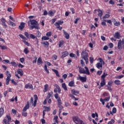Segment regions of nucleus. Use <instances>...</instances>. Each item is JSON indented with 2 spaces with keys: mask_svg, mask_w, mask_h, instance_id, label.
I'll list each match as a JSON object with an SVG mask.
<instances>
[{
  "mask_svg": "<svg viewBox=\"0 0 124 124\" xmlns=\"http://www.w3.org/2000/svg\"><path fill=\"white\" fill-rule=\"evenodd\" d=\"M70 10L71 11L72 14H75V9L73 8H70Z\"/></svg>",
  "mask_w": 124,
  "mask_h": 124,
  "instance_id": "55",
  "label": "nucleus"
},
{
  "mask_svg": "<svg viewBox=\"0 0 124 124\" xmlns=\"http://www.w3.org/2000/svg\"><path fill=\"white\" fill-rule=\"evenodd\" d=\"M69 55V53L67 51H64L62 52V55L61 56V59H64L66 57H67Z\"/></svg>",
  "mask_w": 124,
  "mask_h": 124,
  "instance_id": "14",
  "label": "nucleus"
},
{
  "mask_svg": "<svg viewBox=\"0 0 124 124\" xmlns=\"http://www.w3.org/2000/svg\"><path fill=\"white\" fill-rule=\"evenodd\" d=\"M100 85L101 87H103L106 85V81L105 79H101Z\"/></svg>",
  "mask_w": 124,
  "mask_h": 124,
  "instance_id": "25",
  "label": "nucleus"
},
{
  "mask_svg": "<svg viewBox=\"0 0 124 124\" xmlns=\"http://www.w3.org/2000/svg\"><path fill=\"white\" fill-rule=\"evenodd\" d=\"M3 114H4V109L3 108H0V118H1L2 116H3Z\"/></svg>",
  "mask_w": 124,
  "mask_h": 124,
  "instance_id": "22",
  "label": "nucleus"
},
{
  "mask_svg": "<svg viewBox=\"0 0 124 124\" xmlns=\"http://www.w3.org/2000/svg\"><path fill=\"white\" fill-rule=\"evenodd\" d=\"M25 23L24 22H21L20 26L18 27L19 30L20 31H23V29L25 28Z\"/></svg>",
  "mask_w": 124,
  "mask_h": 124,
  "instance_id": "17",
  "label": "nucleus"
},
{
  "mask_svg": "<svg viewBox=\"0 0 124 124\" xmlns=\"http://www.w3.org/2000/svg\"><path fill=\"white\" fill-rule=\"evenodd\" d=\"M42 63H43V61H42L41 58L39 57L37 60V64L40 65Z\"/></svg>",
  "mask_w": 124,
  "mask_h": 124,
  "instance_id": "24",
  "label": "nucleus"
},
{
  "mask_svg": "<svg viewBox=\"0 0 124 124\" xmlns=\"http://www.w3.org/2000/svg\"><path fill=\"white\" fill-rule=\"evenodd\" d=\"M62 88H63L64 91H67V87H66V84L65 83H62Z\"/></svg>",
  "mask_w": 124,
  "mask_h": 124,
  "instance_id": "36",
  "label": "nucleus"
},
{
  "mask_svg": "<svg viewBox=\"0 0 124 124\" xmlns=\"http://www.w3.org/2000/svg\"><path fill=\"white\" fill-rule=\"evenodd\" d=\"M34 101L33 103V107H35L36 106V103H37V100H38V97L37 95H34Z\"/></svg>",
  "mask_w": 124,
  "mask_h": 124,
  "instance_id": "12",
  "label": "nucleus"
},
{
  "mask_svg": "<svg viewBox=\"0 0 124 124\" xmlns=\"http://www.w3.org/2000/svg\"><path fill=\"white\" fill-rule=\"evenodd\" d=\"M81 56L82 59H83V60H84V61H85L86 64H88V63H89V58H88V52H87V50H82L81 53Z\"/></svg>",
  "mask_w": 124,
  "mask_h": 124,
  "instance_id": "2",
  "label": "nucleus"
},
{
  "mask_svg": "<svg viewBox=\"0 0 124 124\" xmlns=\"http://www.w3.org/2000/svg\"><path fill=\"white\" fill-rule=\"evenodd\" d=\"M57 105L59 104H62V100L61 99V97H59L58 99H57Z\"/></svg>",
  "mask_w": 124,
  "mask_h": 124,
  "instance_id": "39",
  "label": "nucleus"
},
{
  "mask_svg": "<svg viewBox=\"0 0 124 124\" xmlns=\"http://www.w3.org/2000/svg\"><path fill=\"white\" fill-rule=\"evenodd\" d=\"M51 35H52V32H51V31L47 32L46 33V36L47 37H50V36H51Z\"/></svg>",
  "mask_w": 124,
  "mask_h": 124,
  "instance_id": "47",
  "label": "nucleus"
},
{
  "mask_svg": "<svg viewBox=\"0 0 124 124\" xmlns=\"http://www.w3.org/2000/svg\"><path fill=\"white\" fill-rule=\"evenodd\" d=\"M77 80H80L82 83H85V82H87V76L81 77L80 75H78V78H77Z\"/></svg>",
  "mask_w": 124,
  "mask_h": 124,
  "instance_id": "6",
  "label": "nucleus"
},
{
  "mask_svg": "<svg viewBox=\"0 0 124 124\" xmlns=\"http://www.w3.org/2000/svg\"><path fill=\"white\" fill-rule=\"evenodd\" d=\"M124 77V75H120V76H118L115 77V79H122V78H123Z\"/></svg>",
  "mask_w": 124,
  "mask_h": 124,
  "instance_id": "48",
  "label": "nucleus"
},
{
  "mask_svg": "<svg viewBox=\"0 0 124 124\" xmlns=\"http://www.w3.org/2000/svg\"><path fill=\"white\" fill-rule=\"evenodd\" d=\"M114 123H115V120H114V119H111V121H110L108 122V124H113Z\"/></svg>",
  "mask_w": 124,
  "mask_h": 124,
  "instance_id": "51",
  "label": "nucleus"
},
{
  "mask_svg": "<svg viewBox=\"0 0 124 124\" xmlns=\"http://www.w3.org/2000/svg\"><path fill=\"white\" fill-rule=\"evenodd\" d=\"M114 84L117 86H119V85H121V81L119 79H116L114 81Z\"/></svg>",
  "mask_w": 124,
  "mask_h": 124,
  "instance_id": "34",
  "label": "nucleus"
},
{
  "mask_svg": "<svg viewBox=\"0 0 124 124\" xmlns=\"http://www.w3.org/2000/svg\"><path fill=\"white\" fill-rule=\"evenodd\" d=\"M24 53L26 54V55H27V54H29L30 53V51L29 50V47H26L24 51Z\"/></svg>",
  "mask_w": 124,
  "mask_h": 124,
  "instance_id": "35",
  "label": "nucleus"
},
{
  "mask_svg": "<svg viewBox=\"0 0 124 124\" xmlns=\"http://www.w3.org/2000/svg\"><path fill=\"white\" fill-rule=\"evenodd\" d=\"M58 116H54V123L59 124V121H58Z\"/></svg>",
  "mask_w": 124,
  "mask_h": 124,
  "instance_id": "37",
  "label": "nucleus"
},
{
  "mask_svg": "<svg viewBox=\"0 0 124 124\" xmlns=\"http://www.w3.org/2000/svg\"><path fill=\"white\" fill-rule=\"evenodd\" d=\"M0 21H1V25H2L3 28H5V29H6V28H7V24H6V23H7L6 19H5V18L3 17H2L0 19Z\"/></svg>",
  "mask_w": 124,
  "mask_h": 124,
  "instance_id": "7",
  "label": "nucleus"
},
{
  "mask_svg": "<svg viewBox=\"0 0 124 124\" xmlns=\"http://www.w3.org/2000/svg\"><path fill=\"white\" fill-rule=\"evenodd\" d=\"M62 78H63L64 80H65V79L67 78V75L66 74H64V75H62Z\"/></svg>",
  "mask_w": 124,
  "mask_h": 124,
  "instance_id": "61",
  "label": "nucleus"
},
{
  "mask_svg": "<svg viewBox=\"0 0 124 124\" xmlns=\"http://www.w3.org/2000/svg\"><path fill=\"white\" fill-rule=\"evenodd\" d=\"M80 63L82 67L85 66V62H84V61L82 60H80Z\"/></svg>",
  "mask_w": 124,
  "mask_h": 124,
  "instance_id": "58",
  "label": "nucleus"
},
{
  "mask_svg": "<svg viewBox=\"0 0 124 124\" xmlns=\"http://www.w3.org/2000/svg\"><path fill=\"white\" fill-rule=\"evenodd\" d=\"M6 118L8 119V121L6 119H3V124H10L9 123H10V122L11 121V117H10V116H9V115L8 114L6 115Z\"/></svg>",
  "mask_w": 124,
  "mask_h": 124,
  "instance_id": "8",
  "label": "nucleus"
},
{
  "mask_svg": "<svg viewBox=\"0 0 124 124\" xmlns=\"http://www.w3.org/2000/svg\"><path fill=\"white\" fill-rule=\"evenodd\" d=\"M108 86H109L110 87H112V85H113V81L112 80H109L108 82Z\"/></svg>",
  "mask_w": 124,
  "mask_h": 124,
  "instance_id": "50",
  "label": "nucleus"
},
{
  "mask_svg": "<svg viewBox=\"0 0 124 124\" xmlns=\"http://www.w3.org/2000/svg\"><path fill=\"white\" fill-rule=\"evenodd\" d=\"M69 87H75V83L74 82V80L70 81L68 83Z\"/></svg>",
  "mask_w": 124,
  "mask_h": 124,
  "instance_id": "20",
  "label": "nucleus"
},
{
  "mask_svg": "<svg viewBox=\"0 0 124 124\" xmlns=\"http://www.w3.org/2000/svg\"><path fill=\"white\" fill-rule=\"evenodd\" d=\"M0 48L1 50H7V47L4 46L0 45Z\"/></svg>",
  "mask_w": 124,
  "mask_h": 124,
  "instance_id": "43",
  "label": "nucleus"
},
{
  "mask_svg": "<svg viewBox=\"0 0 124 124\" xmlns=\"http://www.w3.org/2000/svg\"><path fill=\"white\" fill-rule=\"evenodd\" d=\"M56 18H54V19H51L50 20V22H51V24H54L55 22H56Z\"/></svg>",
  "mask_w": 124,
  "mask_h": 124,
  "instance_id": "62",
  "label": "nucleus"
},
{
  "mask_svg": "<svg viewBox=\"0 0 124 124\" xmlns=\"http://www.w3.org/2000/svg\"><path fill=\"white\" fill-rule=\"evenodd\" d=\"M71 93L72 94H74V95H78L79 93H80V92L79 91H75L74 90H71Z\"/></svg>",
  "mask_w": 124,
  "mask_h": 124,
  "instance_id": "18",
  "label": "nucleus"
},
{
  "mask_svg": "<svg viewBox=\"0 0 124 124\" xmlns=\"http://www.w3.org/2000/svg\"><path fill=\"white\" fill-rule=\"evenodd\" d=\"M9 25L10 26H12V27H16V25L13 22L11 21H9Z\"/></svg>",
  "mask_w": 124,
  "mask_h": 124,
  "instance_id": "46",
  "label": "nucleus"
},
{
  "mask_svg": "<svg viewBox=\"0 0 124 124\" xmlns=\"http://www.w3.org/2000/svg\"><path fill=\"white\" fill-rule=\"evenodd\" d=\"M6 75L7 76V78H9L10 79V77H11V74L9 73L8 71H6Z\"/></svg>",
  "mask_w": 124,
  "mask_h": 124,
  "instance_id": "44",
  "label": "nucleus"
},
{
  "mask_svg": "<svg viewBox=\"0 0 124 124\" xmlns=\"http://www.w3.org/2000/svg\"><path fill=\"white\" fill-rule=\"evenodd\" d=\"M48 87L49 85L48 84H46L44 86V93H46V92H48Z\"/></svg>",
  "mask_w": 124,
  "mask_h": 124,
  "instance_id": "31",
  "label": "nucleus"
},
{
  "mask_svg": "<svg viewBox=\"0 0 124 124\" xmlns=\"http://www.w3.org/2000/svg\"><path fill=\"white\" fill-rule=\"evenodd\" d=\"M64 42L63 40H61L59 42V47H62L63 45Z\"/></svg>",
  "mask_w": 124,
  "mask_h": 124,
  "instance_id": "45",
  "label": "nucleus"
},
{
  "mask_svg": "<svg viewBox=\"0 0 124 124\" xmlns=\"http://www.w3.org/2000/svg\"><path fill=\"white\" fill-rule=\"evenodd\" d=\"M30 108V102H27V104L25 105V106L24 107L22 111L23 112H26L28 109Z\"/></svg>",
  "mask_w": 124,
  "mask_h": 124,
  "instance_id": "11",
  "label": "nucleus"
},
{
  "mask_svg": "<svg viewBox=\"0 0 124 124\" xmlns=\"http://www.w3.org/2000/svg\"><path fill=\"white\" fill-rule=\"evenodd\" d=\"M17 72L18 74H20L21 77L24 75V74H23V70L21 69H17Z\"/></svg>",
  "mask_w": 124,
  "mask_h": 124,
  "instance_id": "27",
  "label": "nucleus"
},
{
  "mask_svg": "<svg viewBox=\"0 0 124 124\" xmlns=\"http://www.w3.org/2000/svg\"><path fill=\"white\" fill-rule=\"evenodd\" d=\"M44 69L45 70V71L47 73V74H49V70H48V68H47V65H45V66L44 67Z\"/></svg>",
  "mask_w": 124,
  "mask_h": 124,
  "instance_id": "40",
  "label": "nucleus"
},
{
  "mask_svg": "<svg viewBox=\"0 0 124 124\" xmlns=\"http://www.w3.org/2000/svg\"><path fill=\"white\" fill-rule=\"evenodd\" d=\"M34 59H35V60L33 61L32 63H36V62H37V57L35 56L34 57Z\"/></svg>",
  "mask_w": 124,
  "mask_h": 124,
  "instance_id": "57",
  "label": "nucleus"
},
{
  "mask_svg": "<svg viewBox=\"0 0 124 124\" xmlns=\"http://www.w3.org/2000/svg\"><path fill=\"white\" fill-rule=\"evenodd\" d=\"M52 71L55 73L57 77H60V74H59V71L57 70L52 69Z\"/></svg>",
  "mask_w": 124,
  "mask_h": 124,
  "instance_id": "26",
  "label": "nucleus"
},
{
  "mask_svg": "<svg viewBox=\"0 0 124 124\" xmlns=\"http://www.w3.org/2000/svg\"><path fill=\"white\" fill-rule=\"evenodd\" d=\"M53 95V92H50V93H47V95L46 96V99H49L51 96Z\"/></svg>",
  "mask_w": 124,
  "mask_h": 124,
  "instance_id": "29",
  "label": "nucleus"
},
{
  "mask_svg": "<svg viewBox=\"0 0 124 124\" xmlns=\"http://www.w3.org/2000/svg\"><path fill=\"white\" fill-rule=\"evenodd\" d=\"M110 15L107 14H106L103 17V20H105V19H108V18H109Z\"/></svg>",
  "mask_w": 124,
  "mask_h": 124,
  "instance_id": "38",
  "label": "nucleus"
},
{
  "mask_svg": "<svg viewBox=\"0 0 124 124\" xmlns=\"http://www.w3.org/2000/svg\"><path fill=\"white\" fill-rule=\"evenodd\" d=\"M107 90H108V91H109V92H112V91H113V89H112L111 86H107Z\"/></svg>",
  "mask_w": 124,
  "mask_h": 124,
  "instance_id": "60",
  "label": "nucleus"
},
{
  "mask_svg": "<svg viewBox=\"0 0 124 124\" xmlns=\"http://www.w3.org/2000/svg\"><path fill=\"white\" fill-rule=\"evenodd\" d=\"M56 23H58L60 25H62V24H63V21L58 20V22H56Z\"/></svg>",
  "mask_w": 124,
  "mask_h": 124,
  "instance_id": "54",
  "label": "nucleus"
},
{
  "mask_svg": "<svg viewBox=\"0 0 124 124\" xmlns=\"http://www.w3.org/2000/svg\"><path fill=\"white\" fill-rule=\"evenodd\" d=\"M106 22L109 24V25H112V20H111V19L108 20H104V21H102L101 22L102 26H103V27H107V24H106Z\"/></svg>",
  "mask_w": 124,
  "mask_h": 124,
  "instance_id": "9",
  "label": "nucleus"
},
{
  "mask_svg": "<svg viewBox=\"0 0 124 124\" xmlns=\"http://www.w3.org/2000/svg\"><path fill=\"white\" fill-rule=\"evenodd\" d=\"M112 113L113 114H116V113H117V108H113Z\"/></svg>",
  "mask_w": 124,
  "mask_h": 124,
  "instance_id": "56",
  "label": "nucleus"
},
{
  "mask_svg": "<svg viewBox=\"0 0 124 124\" xmlns=\"http://www.w3.org/2000/svg\"><path fill=\"white\" fill-rule=\"evenodd\" d=\"M18 36L20 37L22 39H23L22 42H24V43L25 44V45H27V46H30V44L29 42H27L26 40H28V39L25 36L23 35L22 34H20L18 35Z\"/></svg>",
  "mask_w": 124,
  "mask_h": 124,
  "instance_id": "5",
  "label": "nucleus"
},
{
  "mask_svg": "<svg viewBox=\"0 0 124 124\" xmlns=\"http://www.w3.org/2000/svg\"><path fill=\"white\" fill-rule=\"evenodd\" d=\"M48 15L50 16H54V13L52 11H49Z\"/></svg>",
  "mask_w": 124,
  "mask_h": 124,
  "instance_id": "49",
  "label": "nucleus"
},
{
  "mask_svg": "<svg viewBox=\"0 0 124 124\" xmlns=\"http://www.w3.org/2000/svg\"><path fill=\"white\" fill-rule=\"evenodd\" d=\"M96 66L98 69H102V63L98 62L97 63Z\"/></svg>",
  "mask_w": 124,
  "mask_h": 124,
  "instance_id": "21",
  "label": "nucleus"
},
{
  "mask_svg": "<svg viewBox=\"0 0 124 124\" xmlns=\"http://www.w3.org/2000/svg\"><path fill=\"white\" fill-rule=\"evenodd\" d=\"M63 32L64 35V37L66 38V39H68L70 38L69 34L66 32V31H65L64 30H63Z\"/></svg>",
  "mask_w": 124,
  "mask_h": 124,
  "instance_id": "19",
  "label": "nucleus"
},
{
  "mask_svg": "<svg viewBox=\"0 0 124 124\" xmlns=\"http://www.w3.org/2000/svg\"><path fill=\"white\" fill-rule=\"evenodd\" d=\"M25 88L26 89H32V85L27 84L25 85Z\"/></svg>",
  "mask_w": 124,
  "mask_h": 124,
  "instance_id": "33",
  "label": "nucleus"
},
{
  "mask_svg": "<svg viewBox=\"0 0 124 124\" xmlns=\"http://www.w3.org/2000/svg\"><path fill=\"white\" fill-rule=\"evenodd\" d=\"M98 11V17H100V18L101 19V17H102V16L103 15V12L100 9H98L97 10Z\"/></svg>",
  "mask_w": 124,
  "mask_h": 124,
  "instance_id": "16",
  "label": "nucleus"
},
{
  "mask_svg": "<svg viewBox=\"0 0 124 124\" xmlns=\"http://www.w3.org/2000/svg\"><path fill=\"white\" fill-rule=\"evenodd\" d=\"M24 35L26 36L27 38H31V39H35L36 38V36L31 34V33H29V32L25 31L24 32Z\"/></svg>",
  "mask_w": 124,
  "mask_h": 124,
  "instance_id": "4",
  "label": "nucleus"
},
{
  "mask_svg": "<svg viewBox=\"0 0 124 124\" xmlns=\"http://www.w3.org/2000/svg\"><path fill=\"white\" fill-rule=\"evenodd\" d=\"M49 38L46 36H43L42 37V40H49Z\"/></svg>",
  "mask_w": 124,
  "mask_h": 124,
  "instance_id": "41",
  "label": "nucleus"
},
{
  "mask_svg": "<svg viewBox=\"0 0 124 124\" xmlns=\"http://www.w3.org/2000/svg\"><path fill=\"white\" fill-rule=\"evenodd\" d=\"M57 105L59 108V113H61L62 110V109L63 108V107L62 106V104H59V105Z\"/></svg>",
  "mask_w": 124,
  "mask_h": 124,
  "instance_id": "30",
  "label": "nucleus"
},
{
  "mask_svg": "<svg viewBox=\"0 0 124 124\" xmlns=\"http://www.w3.org/2000/svg\"><path fill=\"white\" fill-rule=\"evenodd\" d=\"M90 63H93V57H91L90 58Z\"/></svg>",
  "mask_w": 124,
  "mask_h": 124,
  "instance_id": "63",
  "label": "nucleus"
},
{
  "mask_svg": "<svg viewBox=\"0 0 124 124\" xmlns=\"http://www.w3.org/2000/svg\"><path fill=\"white\" fill-rule=\"evenodd\" d=\"M54 25L55 26V27H57V29H58L61 26L58 22H55V23L54 24Z\"/></svg>",
  "mask_w": 124,
  "mask_h": 124,
  "instance_id": "59",
  "label": "nucleus"
},
{
  "mask_svg": "<svg viewBox=\"0 0 124 124\" xmlns=\"http://www.w3.org/2000/svg\"><path fill=\"white\" fill-rule=\"evenodd\" d=\"M54 93H57L58 92L59 93H61V92H62V89H61V88L59 85L56 86V88L54 89Z\"/></svg>",
  "mask_w": 124,
  "mask_h": 124,
  "instance_id": "10",
  "label": "nucleus"
},
{
  "mask_svg": "<svg viewBox=\"0 0 124 124\" xmlns=\"http://www.w3.org/2000/svg\"><path fill=\"white\" fill-rule=\"evenodd\" d=\"M114 37L116 38V39H120V38L122 37L121 34H120V32H115L114 35Z\"/></svg>",
  "mask_w": 124,
  "mask_h": 124,
  "instance_id": "13",
  "label": "nucleus"
},
{
  "mask_svg": "<svg viewBox=\"0 0 124 124\" xmlns=\"http://www.w3.org/2000/svg\"><path fill=\"white\" fill-rule=\"evenodd\" d=\"M44 107L45 109V110H44V111H45V112H46V111L47 112H49V111H51V108H50V107L44 106Z\"/></svg>",
  "mask_w": 124,
  "mask_h": 124,
  "instance_id": "32",
  "label": "nucleus"
},
{
  "mask_svg": "<svg viewBox=\"0 0 124 124\" xmlns=\"http://www.w3.org/2000/svg\"><path fill=\"white\" fill-rule=\"evenodd\" d=\"M85 69L86 70L85 71V69H84V68L80 67L79 68V72L80 74H86V75H90V71H89V68L88 67L85 66L84 67Z\"/></svg>",
  "mask_w": 124,
  "mask_h": 124,
  "instance_id": "3",
  "label": "nucleus"
},
{
  "mask_svg": "<svg viewBox=\"0 0 124 124\" xmlns=\"http://www.w3.org/2000/svg\"><path fill=\"white\" fill-rule=\"evenodd\" d=\"M69 96L70 97H71L72 99H75V101L79 100V98L75 97L74 94H70Z\"/></svg>",
  "mask_w": 124,
  "mask_h": 124,
  "instance_id": "28",
  "label": "nucleus"
},
{
  "mask_svg": "<svg viewBox=\"0 0 124 124\" xmlns=\"http://www.w3.org/2000/svg\"><path fill=\"white\" fill-rule=\"evenodd\" d=\"M42 44H43L45 48H48V47H49V42H48L47 41H45L42 43Z\"/></svg>",
  "mask_w": 124,
  "mask_h": 124,
  "instance_id": "23",
  "label": "nucleus"
},
{
  "mask_svg": "<svg viewBox=\"0 0 124 124\" xmlns=\"http://www.w3.org/2000/svg\"><path fill=\"white\" fill-rule=\"evenodd\" d=\"M123 44L122 43V40H119L117 45V48L119 50L122 49Z\"/></svg>",
  "mask_w": 124,
  "mask_h": 124,
  "instance_id": "15",
  "label": "nucleus"
},
{
  "mask_svg": "<svg viewBox=\"0 0 124 124\" xmlns=\"http://www.w3.org/2000/svg\"><path fill=\"white\" fill-rule=\"evenodd\" d=\"M22 116H23V117H27V116H28V113L24 111V112L22 113Z\"/></svg>",
  "mask_w": 124,
  "mask_h": 124,
  "instance_id": "64",
  "label": "nucleus"
},
{
  "mask_svg": "<svg viewBox=\"0 0 124 124\" xmlns=\"http://www.w3.org/2000/svg\"><path fill=\"white\" fill-rule=\"evenodd\" d=\"M11 64H12V65L13 66H17V64H16L15 62H14V61H13V62H11Z\"/></svg>",
  "mask_w": 124,
  "mask_h": 124,
  "instance_id": "53",
  "label": "nucleus"
},
{
  "mask_svg": "<svg viewBox=\"0 0 124 124\" xmlns=\"http://www.w3.org/2000/svg\"><path fill=\"white\" fill-rule=\"evenodd\" d=\"M114 25L116 26V27H119V26H121V22L119 21H116L114 22Z\"/></svg>",
  "mask_w": 124,
  "mask_h": 124,
  "instance_id": "42",
  "label": "nucleus"
},
{
  "mask_svg": "<svg viewBox=\"0 0 124 124\" xmlns=\"http://www.w3.org/2000/svg\"><path fill=\"white\" fill-rule=\"evenodd\" d=\"M29 24L31 25V26L30 27L31 30L38 29V23L35 19H30V21H29Z\"/></svg>",
  "mask_w": 124,
  "mask_h": 124,
  "instance_id": "1",
  "label": "nucleus"
},
{
  "mask_svg": "<svg viewBox=\"0 0 124 124\" xmlns=\"http://www.w3.org/2000/svg\"><path fill=\"white\" fill-rule=\"evenodd\" d=\"M6 81V84L9 85V82H10V78H7Z\"/></svg>",
  "mask_w": 124,
  "mask_h": 124,
  "instance_id": "52",
  "label": "nucleus"
}]
</instances>
